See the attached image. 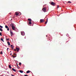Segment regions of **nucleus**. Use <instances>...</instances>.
Returning a JSON list of instances; mask_svg holds the SVG:
<instances>
[{
    "label": "nucleus",
    "mask_w": 76,
    "mask_h": 76,
    "mask_svg": "<svg viewBox=\"0 0 76 76\" xmlns=\"http://www.w3.org/2000/svg\"><path fill=\"white\" fill-rule=\"evenodd\" d=\"M42 10L44 12H45L46 10H47V8H46V7H45L43 8Z\"/></svg>",
    "instance_id": "1"
},
{
    "label": "nucleus",
    "mask_w": 76,
    "mask_h": 76,
    "mask_svg": "<svg viewBox=\"0 0 76 76\" xmlns=\"http://www.w3.org/2000/svg\"><path fill=\"white\" fill-rule=\"evenodd\" d=\"M45 21V20L44 19H41L40 20V22H41V23H42V22H44Z\"/></svg>",
    "instance_id": "2"
},
{
    "label": "nucleus",
    "mask_w": 76,
    "mask_h": 76,
    "mask_svg": "<svg viewBox=\"0 0 76 76\" xmlns=\"http://www.w3.org/2000/svg\"><path fill=\"white\" fill-rule=\"evenodd\" d=\"M12 29H13V30H15V27L13 26H12Z\"/></svg>",
    "instance_id": "3"
},
{
    "label": "nucleus",
    "mask_w": 76,
    "mask_h": 76,
    "mask_svg": "<svg viewBox=\"0 0 76 76\" xmlns=\"http://www.w3.org/2000/svg\"><path fill=\"white\" fill-rule=\"evenodd\" d=\"M55 3L53 2H51V5H55Z\"/></svg>",
    "instance_id": "4"
},
{
    "label": "nucleus",
    "mask_w": 76,
    "mask_h": 76,
    "mask_svg": "<svg viewBox=\"0 0 76 76\" xmlns=\"http://www.w3.org/2000/svg\"><path fill=\"white\" fill-rule=\"evenodd\" d=\"M21 35H23H23H25V34L22 32H21Z\"/></svg>",
    "instance_id": "5"
},
{
    "label": "nucleus",
    "mask_w": 76,
    "mask_h": 76,
    "mask_svg": "<svg viewBox=\"0 0 76 76\" xmlns=\"http://www.w3.org/2000/svg\"><path fill=\"white\" fill-rule=\"evenodd\" d=\"M16 50H17V52H18L19 51V49L18 48H16Z\"/></svg>",
    "instance_id": "6"
},
{
    "label": "nucleus",
    "mask_w": 76,
    "mask_h": 76,
    "mask_svg": "<svg viewBox=\"0 0 76 76\" xmlns=\"http://www.w3.org/2000/svg\"><path fill=\"white\" fill-rule=\"evenodd\" d=\"M15 14L16 16H18V15H19V13H18V12H15Z\"/></svg>",
    "instance_id": "7"
},
{
    "label": "nucleus",
    "mask_w": 76,
    "mask_h": 76,
    "mask_svg": "<svg viewBox=\"0 0 76 76\" xmlns=\"http://www.w3.org/2000/svg\"><path fill=\"white\" fill-rule=\"evenodd\" d=\"M7 44H8V45H10V42H7Z\"/></svg>",
    "instance_id": "8"
},
{
    "label": "nucleus",
    "mask_w": 76,
    "mask_h": 76,
    "mask_svg": "<svg viewBox=\"0 0 76 76\" xmlns=\"http://www.w3.org/2000/svg\"><path fill=\"white\" fill-rule=\"evenodd\" d=\"M26 73H30V71L28 70L26 72Z\"/></svg>",
    "instance_id": "9"
},
{
    "label": "nucleus",
    "mask_w": 76,
    "mask_h": 76,
    "mask_svg": "<svg viewBox=\"0 0 76 76\" xmlns=\"http://www.w3.org/2000/svg\"><path fill=\"white\" fill-rule=\"evenodd\" d=\"M47 22H48V18H47V20H46V21L45 23V24H47Z\"/></svg>",
    "instance_id": "10"
},
{
    "label": "nucleus",
    "mask_w": 76,
    "mask_h": 76,
    "mask_svg": "<svg viewBox=\"0 0 76 76\" xmlns=\"http://www.w3.org/2000/svg\"><path fill=\"white\" fill-rule=\"evenodd\" d=\"M1 41H2L4 42V40H3V38L1 37Z\"/></svg>",
    "instance_id": "11"
},
{
    "label": "nucleus",
    "mask_w": 76,
    "mask_h": 76,
    "mask_svg": "<svg viewBox=\"0 0 76 76\" xmlns=\"http://www.w3.org/2000/svg\"><path fill=\"white\" fill-rule=\"evenodd\" d=\"M12 70H13V71H14V72H16V69H14V68H12Z\"/></svg>",
    "instance_id": "12"
},
{
    "label": "nucleus",
    "mask_w": 76,
    "mask_h": 76,
    "mask_svg": "<svg viewBox=\"0 0 76 76\" xmlns=\"http://www.w3.org/2000/svg\"><path fill=\"white\" fill-rule=\"evenodd\" d=\"M28 21H30V22H31V21H32V20L31 19H28Z\"/></svg>",
    "instance_id": "13"
},
{
    "label": "nucleus",
    "mask_w": 76,
    "mask_h": 76,
    "mask_svg": "<svg viewBox=\"0 0 76 76\" xmlns=\"http://www.w3.org/2000/svg\"><path fill=\"white\" fill-rule=\"evenodd\" d=\"M28 23L30 24V25H31V24H32V22L31 21H28Z\"/></svg>",
    "instance_id": "14"
},
{
    "label": "nucleus",
    "mask_w": 76,
    "mask_h": 76,
    "mask_svg": "<svg viewBox=\"0 0 76 76\" xmlns=\"http://www.w3.org/2000/svg\"><path fill=\"white\" fill-rule=\"evenodd\" d=\"M19 72H20V73H22L23 72V71L22 70H19Z\"/></svg>",
    "instance_id": "15"
},
{
    "label": "nucleus",
    "mask_w": 76,
    "mask_h": 76,
    "mask_svg": "<svg viewBox=\"0 0 76 76\" xmlns=\"http://www.w3.org/2000/svg\"><path fill=\"white\" fill-rule=\"evenodd\" d=\"M5 27L7 29V28H8V26L7 25L5 26Z\"/></svg>",
    "instance_id": "16"
},
{
    "label": "nucleus",
    "mask_w": 76,
    "mask_h": 76,
    "mask_svg": "<svg viewBox=\"0 0 76 76\" xmlns=\"http://www.w3.org/2000/svg\"><path fill=\"white\" fill-rule=\"evenodd\" d=\"M10 34H11V37H12L13 35V33H12Z\"/></svg>",
    "instance_id": "17"
},
{
    "label": "nucleus",
    "mask_w": 76,
    "mask_h": 76,
    "mask_svg": "<svg viewBox=\"0 0 76 76\" xmlns=\"http://www.w3.org/2000/svg\"><path fill=\"white\" fill-rule=\"evenodd\" d=\"M11 48H14V46L12 45H11Z\"/></svg>",
    "instance_id": "18"
},
{
    "label": "nucleus",
    "mask_w": 76,
    "mask_h": 76,
    "mask_svg": "<svg viewBox=\"0 0 76 76\" xmlns=\"http://www.w3.org/2000/svg\"><path fill=\"white\" fill-rule=\"evenodd\" d=\"M9 68H10V69H12V66H11L10 65H9Z\"/></svg>",
    "instance_id": "19"
},
{
    "label": "nucleus",
    "mask_w": 76,
    "mask_h": 76,
    "mask_svg": "<svg viewBox=\"0 0 76 76\" xmlns=\"http://www.w3.org/2000/svg\"><path fill=\"white\" fill-rule=\"evenodd\" d=\"M68 3H72V2H71V1H68Z\"/></svg>",
    "instance_id": "20"
},
{
    "label": "nucleus",
    "mask_w": 76,
    "mask_h": 76,
    "mask_svg": "<svg viewBox=\"0 0 76 76\" xmlns=\"http://www.w3.org/2000/svg\"><path fill=\"white\" fill-rule=\"evenodd\" d=\"M0 31H1V32H2V31H3V30H2V29H1V28H0Z\"/></svg>",
    "instance_id": "21"
},
{
    "label": "nucleus",
    "mask_w": 76,
    "mask_h": 76,
    "mask_svg": "<svg viewBox=\"0 0 76 76\" xmlns=\"http://www.w3.org/2000/svg\"><path fill=\"white\" fill-rule=\"evenodd\" d=\"M0 54H3V51H1V52Z\"/></svg>",
    "instance_id": "22"
},
{
    "label": "nucleus",
    "mask_w": 76,
    "mask_h": 76,
    "mask_svg": "<svg viewBox=\"0 0 76 76\" xmlns=\"http://www.w3.org/2000/svg\"><path fill=\"white\" fill-rule=\"evenodd\" d=\"M0 28H3V26H1V25H0Z\"/></svg>",
    "instance_id": "23"
},
{
    "label": "nucleus",
    "mask_w": 76,
    "mask_h": 76,
    "mask_svg": "<svg viewBox=\"0 0 76 76\" xmlns=\"http://www.w3.org/2000/svg\"><path fill=\"white\" fill-rule=\"evenodd\" d=\"M7 29V31H9V28L8 27Z\"/></svg>",
    "instance_id": "24"
},
{
    "label": "nucleus",
    "mask_w": 76,
    "mask_h": 76,
    "mask_svg": "<svg viewBox=\"0 0 76 76\" xmlns=\"http://www.w3.org/2000/svg\"><path fill=\"white\" fill-rule=\"evenodd\" d=\"M21 63H19V65H20V66H21Z\"/></svg>",
    "instance_id": "25"
},
{
    "label": "nucleus",
    "mask_w": 76,
    "mask_h": 76,
    "mask_svg": "<svg viewBox=\"0 0 76 76\" xmlns=\"http://www.w3.org/2000/svg\"><path fill=\"white\" fill-rule=\"evenodd\" d=\"M10 34H11V33H12V31L10 30Z\"/></svg>",
    "instance_id": "26"
},
{
    "label": "nucleus",
    "mask_w": 76,
    "mask_h": 76,
    "mask_svg": "<svg viewBox=\"0 0 76 76\" xmlns=\"http://www.w3.org/2000/svg\"><path fill=\"white\" fill-rule=\"evenodd\" d=\"M0 35L1 36H2V35H1V32L0 33Z\"/></svg>",
    "instance_id": "27"
},
{
    "label": "nucleus",
    "mask_w": 76,
    "mask_h": 76,
    "mask_svg": "<svg viewBox=\"0 0 76 76\" xmlns=\"http://www.w3.org/2000/svg\"><path fill=\"white\" fill-rule=\"evenodd\" d=\"M13 58H15V57H16V56H13Z\"/></svg>",
    "instance_id": "28"
},
{
    "label": "nucleus",
    "mask_w": 76,
    "mask_h": 76,
    "mask_svg": "<svg viewBox=\"0 0 76 76\" xmlns=\"http://www.w3.org/2000/svg\"><path fill=\"white\" fill-rule=\"evenodd\" d=\"M11 25H12V26H14V25L12 23V24H11Z\"/></svg>",
    "instance_id": "29"
},
{
    "label": "nucleus",
    "mask_w": 76,
    "mask_h": 76,
    "mask_svg": "<svg viewBox=\"0 0 76 76\" xmlns=\"http://www.w3.org/2000/svg\"><path fill=\"white\" fill-rule=\"evenodd\" d=\"M12 53H11L10 54V56H12Z\"/></svg>",
    "instance_id": "30"
},
{
    "label": "nucleus",
    "mask_w": 76,
    "mask_h": 76,
    "mask_svg": "<svg viewBox=\"0 0 76 76\" xmlns=\"http://www.w3.org/2000/svg\"><path fill=\"white\" fill-rule=\"evenodd\" d=\"M24 76H28V75H24Z\"/></svg>",
    "instance_id": "31"
},
{
    "label": "nucleus",
    "mask_w": 76,
    "mask_h": 76,
    "mask_svg": "<svg viewBox=\"0 0 76 76\" xmlns=\"http://www.w3.org/2000/svg\"><path fill=\"white\" fill-rule=\"evenodd\" d=\"M11 76H15V75H12V74H11Z\"/></svg>",
    "instance_id": "32"
},
{
    "label": "nucleus",
    "mask_w": 76,
    "mask_h": 76,
    "mask_svg": "<svg viewBox=\"0 0 76 76\" xmlns=\"http://www.w3.org/2000/svg\"><path fill=\"white\" fill-rule=\"evenodd\" d=\"M12 57L13 58V57H14V56H13V55H12Z\"/></svg>",
    "instance_id": "33"
},
{
    "label": "nucleus",
    "mask_w": 76,
    "mask_h": 76,
    "mask_svg": "<svg viewBox=\"0 0 76 76\" xmlns=\"http://www.w3.org/2000/svg\"><path fill=\"white\" fill-rule=\"evenodd\" d=\"M7 40H9V39H6Z\"/></svg>",
    "instance_id": "34"
},
{
    "label": "nucleus",
    "mask_w": 76,
    "mask_h": 76,
    "mask_svg": "<svg viewBox=\"0 0 76 76\" xmlns=\"http://www.w3.org/2000/svg\"><path fill=\"white\" fill-rule=\"evenodd\" d=\"M14 51H16V50L15 49H14Z\"/></svg>",
    "instance_id": "35"
},
{
    "label": "nucleus",
    "mask_w": 76,
    "mask_h": 76,
    "mask_svg": "<svg viewBox=\"0 0 76 76\" xmlns=\"http://www.w3.org/2000/svg\"><path fill=\"white\" fill-rule=\"evenodd\" d=\"M58 7H58V6L57 7V8H58Z\"/></svg>",
    "instance_id": "36"
},
{
    "label": "nucleus",
    "mask_w": 76,
    "mask_h": 76,
    "mask_svg": "<svg viewBox=\"0 0 76 76\" xmlns=\"http://www.w3.org/2000/svg\"><path fill=\"white\" fill-rule=\"evenodd\" d=\"M14 55H16V54L15 53H14Z\"/></svg>",
    "instance_id": "37"
},
{
    "label": "nucleus",
    "mask_w": 76,
    "mask_h": 76,
    "mask_svg": "<svg viewBox=\"0 0 76 76\" xmlns=\"http://www.w3.org/2000/svg\"><path fill=\"white\" fill-rule=\"evenodd\" d=\"M7 50H9V48H7Z\"/></svg>",
    "instance_id": "38"
},
{
    "label": "nucleus",
    "mask_w": 76,
    "mask_h": 76,
    "mask_svg": "<svg viewBox=\"0 0 76 76\" xmlns=\"http://www.w3.org/2000/svg\"><path fill=\"white\" fill-rule=\"evenodd\" d=\"M17 66H18V67H19V66H18V64H17Z\"/></svg>",
    "instance_id": "39"
},
{
    "label": "nucleus",
    "mask_w": 76,
    "mask_h": 76,
    "mask_svg": "<svg viewBox=\"0 0 76 76\" xmlns=\"http://www.w3.org/2000/svg\"><path fill=\"white\" fill-rule=\"evenodd\" d=\"M7 73H9V72H7Z\"/></svg>",
    "instance_id": "40"
},
{
    "label": "nucleus",
    "mask_w": 76,
    "mask_h": 76,
    "mask_svg": "<svg viewBox=\"0 0 76 76\" xmlns=\"http://www.w3.org/2000/svg\"><path fill=\"white\" fill-rule=\"evenodd\" d=\"M12 50H13V48H12Z\"/></svg>",
    "instance_id": "41"
},
{
    "label": "nucleus",
    "mask_w": 76,
    "mask_h": 76,
    "mask_svg": "<svg viewBox=\"0 0 76 76\" xmlns=\"http://www.w3.org/2000/svg\"><path fill=\"white\" fill-rule=\"evenodd\" d=\"M46 37H48V36L46 35Z\"/></svg>",
    "instance_id": "42"
},
{
    "label": "nucleus",
    "mask_w": 76,
    "mask_h": 76,
    "mask_svg": "<svg viewBox=\"0 0 76 76\" xmlns=\"http://www.w3.org/2000/svg\"><path fill=\"white\" fill-rule=\"evenodd\" d=\"M10 52H11V51Z\"/></svg>",
    "instance_id": "43"
}]
</instances>
